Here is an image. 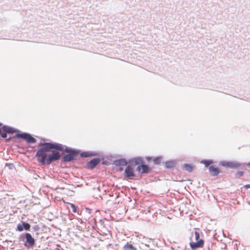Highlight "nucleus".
<instances>
[{
	"label": "nucleus",
	"mask_w": 250,
	"mask_h": 250,
	"mask_svg": "<svg viewBox=\"0 0 250 250\" xmlns=\"http://www.w3.org/2000/svg\"><path fill=\"white\" fill-rule=\"evenodd\" d=\"M37 147L35 157L42 166L50 165L61 158L62 162H74L79 156L81 157V154L84 151L52 141H41Z\"/></svg>",
	"instance_id": "1"
},
{
	"label": "nucleus",
	"mask_w": 250,
	"mask_h": 250,
	"mask_svg": "<svg viewBox=\"0 0 250 250\" xmlns=\"http://www.w3.org/2000/svg\"><path fill=\"white\" fill-rule=\"evenodd\" d=\"M17 131H19V130L13 126L3 125L0 122V136L4 139L6 142H9L12 139L11 137H7L8 134H13Z\"/></svg>",
	"instance_id": "2"
},
{
	"label": "nucleus",
	"mask_w": 250,
	"mask_h": 250,
	"mask_svg": "<svg viewBox=\"0 0 250 250\" xmlns=\"http://www.w3.org/2000/svg\"><path fill=\"white\" fill-rule=\"evenodd\" d=\"M219 165L226 168L231 169H246V166L250 168V161L248 163H242L236 161L222 160L219 162Z\"/></svg>",
	"instance_id": "3"
},
{
	"label": "nucleus",
	"mask_w": 250,
	"mask_h": 250,
	"mask_svg": "<svg viewBox=\"0 0 250 250\" xmlns=\"http://www.w3.org/2000/svg\"><path fill=\"white\" fill-rule=\"evenodd\" d=\"M91 156H98L100 160V163L103 165L109 166L110 163L109 159H105L103 153L101 151H83L81 154V158H87Z\"/></svg>",
	"instance_id": "4"
},
{
	"label": "nucleus",
	"mask_w": 250,
	"mask_h": 250,
	"mask_svg": "<svg viewBox=\"0 0 250 250\" xmlns=\"http://www.w3.org/2000/svg\"><path fill=\"white\" fill-rule=\"evenodd\" d=\"M195 236L196 241L193 242L190 241L189 243V246L191 249L195 250L197 248H203L204 246L205 241L203 239L200 238V232L199 230H195L192 231L191 234L190 239L192 237Z\"/></svg>",
	"instance_id": "5"
},
{
	"label": "nucleus",
	"mask_w": 250,
	"mask_h": 250,
	"mask_svg": "<svg viewBox=\"0 0 250 250\" xmlns=\"http://www.w3.org/2000/svg\"><path fill=\"white\" fill-rule=\"evenodd\" d=\"M15 132L16 133L12 138L21 139L24 140L27 144H33L37 142V140L28 132H21L20 130Z\"/></svg>",
	"instance_id": "6"
},
{
	"label": "nucleus",
	"mask_w": 250,
	"mask_h": 250,
	"mask_svg": "<svg viewBox=\"0 0 250 250\" xmlns=\"http://www.w3.org/2000/svg\"><path fill=\"white\" fill-rule=\"evenodd\" d=\"M21 241L23 242L24 246L28 249L32 248L36 243L35 239L28 232H25L20 235Z\"/></svg>",
	"instance_id": "7"
},
{
	"label": "nucleus",
	"mask_w": 250,
	"mask_h": 250,
	"mask_svg": "<svg viewBox=\"0 0 250 250\" xmlns=\"http://www.w3.org/2000/svg\"><path fill=\"white\" fill-rule=\"evenodd\" d=\"M124 176L125 179H132L136 177L135 168L130 165H127L124 170Z\"/></svg>",
	"instance_id": "8"
},
{
	"label": "nucleus",
	"mask_w": 250,
	"mask_h": 250,
	"mask_svg": "<svg viewBox=\"0 0 250 250\" xmlns=\"http://www.w3.org/2000/svg\"><path fill=\"white\" fill-rule=\"evenodd\" d=\"M136 170L139 174H148L152 171V168L143 160V162L137 166Z\"/></svg>",
	"instance_id": "9"
},
{
	"label": "nucleus",
	"mask_w": 250,
	"mask_h": 250,
	"mask_svg": "<svg viewBox=\"0 0 250 250\" xmlns=\"http://www.w3.org/2000/svg\"><path fill=\"white\" fill-rule=\"evenodd\" d=\"M100 164V160L98 156L94 157L91 159L90 161L87 162L85 164V168L87 169L92 170L94 169L96 167Z\"/></svg>",
	"instance_id": "10"
},
{
	"label": "nucleus",
	"mask_w": 250,
	"mask_h": 250,
	"mask_svg": "<svg viewBox=\"0 0 250 250\" xmlns=\"http://www.w3.org/2000/svg\"><path fill=\"white\" fill-rule=\"evenodd\" d=\"M30 228L31 225L29 223L26 221H21V223L17 225L16 230L20 232L23 230L30 231Z\"/></svg>",
	"instance_id": "11"
},
{
	"label": "nucleus",
	"mask_w": 250,
	"mask_h": 250,
	"mask_svg": "<svg viewBox=\"0 0 250 250\" xmlns=\"http://www.w3.org/2000/svg\"><path fill=\"white\" fill-rule=\"evenodd\" d=\"M144 159L141 156H136L130 158L128 160V165L134 167L136 166H139L143 162Z\"/></svg>",
	"instance_id": "12"
},
{
	"label": "nucleus",
	"mask_w": 250,
	"mask_h": 250,
	"mask_svg": "<svg viewBox=\"0 0 250 250\" xmlns=\"http://www.w3.org/2000/svg\"><path fill=\"white\" fill-rule=\"evenodd\" d=\"M208 169L210 174L212 176H217L222 172L220 168L213 165L209 166Z\"/></svg>",
	"instance_id": "13"
},
{
	"label": "nucleus",
	"mask_w": 250,
	"mask_h": 250,
	"mask_svg": "<svg viewBox=\"0 0 250 250\" xmlns=\"http://www.w3.org/2000/svg\"><path fill=\"white\" fill-rule=\"evenodd\" d=\"M177 160L171 159L165 162L163 161L162 163L165 164V167L168 169H171L175 167L177 164Z\"/></svg>",
	"instance_id": "14"
},
{
	"label": "nucleus",
	"mask_w": 250,
	"mask_h": 250,
	"mask_svg": "<svg viewBox=\"0 0 250 250\" xmlns=\"http://www.w3.org/2000/svg\"><path fill=\"white\" fill-rule=\"evenodd\" d=\"M113 164L116 166H126L128 165V160L125 158L115 159L113 160Z\"/></svg>",
	"instance_id": "15"
},
{
	"label": "nucleus",
	"mask_w": 250,
	"mask_h": 250,
	"mask_svg": "<svg viewBox=\"0 0 250 250\" xmlns=\"http://www.w3.org/2000/svg\"><path fill=\"white\" fill-rule=\"evenodd\" d=\"M140 248L143 250H159V248L154 243L152 245L145 243V245L140 246Z\"/></svg>",
	"instance_id": "16"
},
{
	"label": "nucleus",
	"mask_w": 250,
	"mask_h": 250,
	"mask_svg": "<svg viewBox=\"0 0 250 250\" xmlns=\"http://www.w3.org/2000/svg\"><path fill=\"white\" fill-rule=\"evenodd\" d=\"M194 165L192 164L185 163L183 165V169L187 171L188 172H191L193 171L194 168Z\"/></svg>",
	"instance_id": "17"
},
{
	"label": "nucleus",
	"mask_w": 250,
	"mask_h": 250,
	"mask_svg": "<svg viewBox=\"0 0 250 250\" xmlns=\"http://www.w3.org/2000/svg\"><path fill=\"white\" fill-rule=\"evenodd\" d=\"M122 250H137V248L129 242H127L123 247Z\"/></svg>",
	"instance_id": "18"
},
{
	"label": "nucleus",
	"mask_w": 250,
	"mask_h": 250,
	"mask_svg": "<svg viewBox=\"0 0 250 250\" xmlns=\"http://www.w3.org/2000/svg\"><path fill=\"white\" fill-rule=\"evenodd\" d=\"M163 157L161 155L157 156L153 158V162L155 165H158L162 162Z\"/></svg>",
	"instance_id": "19"
},
{
	"label": "nucleus",
	"mask_w": 250,
	"mask_h": 250,
	"mask_svg": "<svg viewBox=\"0 0 250 250\" xmlns=\"http://www.w3.org/2000/svg\"><path fill=\"white\" fill-rule=\"evenodd\" d=\"M214 163L213 160L212 159H203L201 161V163L205 165V167H208V165L213 164Z\"/></svg>",
	"instance_id": "20"
},
{
	"label": "nucleus",
	"mask_w": 250,
	"mask_h": 250,
	"mask_svg": "<svg viewBox=\"0 0 250 250\" xmlns=\"http://www.w3.org/2000/svg\"><path fill=\"white\" fill-rule=\"evenodd\" d=\"M143 240L141 246H142L143 244L145 245V243H147L150 245H152V244L153 243V241L152 239H147V238H146L144 236L143 237Z\"/></svg>",
	"instance_id": "21"
},
{
	"label": "nucleus",
	"mask_w": 250,
	"mask_h": 250,
	"mask_svg": "<svg viewBox=\"0 0 250 250\" xmlns=\"http://www.w3.org/2000/svg\"><path fill=\"white\" fill-rule=\"evenodd\" d=\"M70 206L73 212L78 213L79 208L77 206L75 205L73 203H70Z\"/></svg>",
	"instance_id": "22"
},
{
	"label": "nucleus",
	"mask_w": 250,
	"mask_h": 250,
	"mask_svg": "<svg viewBox=\"0 0 250 250\" xmlns=\"http://www.w3.org/2000/svg\"><path fill=\"white\" fill-rule=\"evenodd\" d=\"M5 167H7L9 169H13L15 168V166L13 163H6L5 164Z\"/></svg>",
	"instance_id": "23"
},
{
	"label": "nucleus",
	"mask_w": 250,
	"mask_h": 250,
	"mask_svg": "<svg viewBox=\"0 0 250 250\" xmlns=\"http://www.w3.org/2000/svg\"><path fill=\"white\" fill-rule=\"evenodd\" d=\"M32 229L33 231L36 232L40 230V227L38 225H35L32 227Z\"/></svg>",
	"instance_id": "24"
},
{
	"label": "nucleus",
	"mask_w": 250,
	"mask_h": 250,
	"mask_svg": "<svg viewBox=\"0 0 250 250\" xmlns=\"http://www.w3.org/2000/svg\"><path fill=\"white\" fill-rule=\"evenodd\" d=\"M151 64L155 65V68H153V67H152V68L151 69H150V70H147L148 71L151 72L152 71H159V69L157 68V66H156L155 65V63H151Z\"/></svg>",
	"instance_id": "25"
},
{
	"label": "nucleus",
	"mask_w": 250,
	"mask_h": 250,
	"mask_svg": "<svg viewBox=\"0 0 250 250\" xmlns=\"http://www.w3.org/2000/svg\"><path fill=\"white\" fill-rule=\"evenodd\" d=\"M244 172L243 171H238L236 172V175L239 177H242L243 176Z\"/></svg>",
	"instance_id": "26"
},
{
	"label": "nucleus",
	"mask_w": 250,
	"mask_h": 250,
	"mask_svg": "<svg viewBox=\"0 0 250 250\" xmlns=\"http://www.w3.org/2000/svg\"><path fill=\"white\" fill-rule=\"evenodd\" d=\"M153 157L152 156H146V157H145V159H146V161H150V160H153Z\"/></svg>",
	"instance_id": "27"
},
{
	"label": "nucleus",
	"mask_w": 250,
	"mask_h": 250,
	"mask_svg": "<svg viewBox=\"0 0 250 250\" xmlns=\"http://www.w3.org/2000/svg\"><path fill=\"white\" fill-rule=\"evenodd\" d=\"M85 211L87 212L89 214H90L92 213V209L89 208H86Z\"/></svg>",
	"instance_id": "28"
},
{
	"label": "nucleus",
	"mask_w": 250,
	"mask_h": 250,
	"mask_svg": "<svg viewBox=\"0 0 250 250\" xmlns=\"http://www.w3.org/2000/svg\"><path fill=\"white\" fill-rule=\"evenodd\" d=\"M118 168H117V170L119 171H122L124 170L123 166H118Z\"/></svg>",
	"instance_id": "29"
},
{
	"label": "nucleus",
	"mask_w": 250,
	"mask_h": 250,
	"mask_svg": "<svg viewBox=\"0 0 250 250\" xmlns=\"http://www.w3.org/2000/svg\"><path fill=\"white\" fill-rule=\"evenodd\" d=\"M243 188L246 189L250 188V184H246L243 186Z\"/></svg>",
	"instance_id": "30"
},
{
	"label": "nucleus",
	"mask_w": 250,
	"mask_h": 250,
	"mask_svg": "<svg viewBox=\"0 0 250 250\" xmlns=\"http://www.w3.org/2000/svg\"><path fill=\"white\" fill-rule=\"evenodd\" d=\"M93 189H94V190H97V191H99V190H100V189H99V187H98V188H93Z\"/></svg>",
	"instance_id": "31"
},
{
	"label": "nucleus",
	"mask_w": 250,
	"mask_h": 250,
	"mask_svg": "<svg viewBox=\"0 0 250 250\" xmlns=\"http://www.w3.org/2000/svg\"><path fill=\"white\" fill-rule=\"evenodd\" d=\"M223 236H224L225 237H227V236H226V235L224 233V232H223Z\"/></svg>",
	"instance_id": "32"
},
{
	"label": "nucleus",
	"mask_w": 250,
	"mask_h": 250,
	"mask_svg": "<svg viewBox=\"0 0 250 250\" xmlns=\"http://www.w3.org/2000/svg\"><path fill=\"white\" fill-rule=\"evenodd\" d=\"M179 83L181 85H182L183 84V83H180V82H179Z\"/></svg>",
	"instance_id": "33"
},
{
	"label": "nucleus",
	"mask_w": 250,
	"mask_h": 250,
	"mask_svg": "<svg viewBox=\"0 0 250 250\" xmlns=\"http://www.w3.org/2000/svg\"><path fill=\"white\" fill-rule=\"evenodd\" d=\"M42 140L45 141V140H46V139H45V138H42Z\"/></svg>",
	"instance_id": "34"
}]
</instances>
